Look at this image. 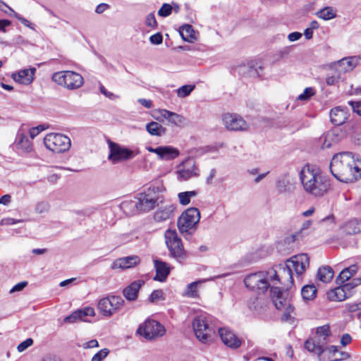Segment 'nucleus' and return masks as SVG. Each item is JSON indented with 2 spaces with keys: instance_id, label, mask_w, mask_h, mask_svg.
Wrapping results in <instances>:
<instances>
[{
  "instance_id": "obj_50",
  "label": "nucleus",
  "mask_w": 361,
  "mask_h": 361,
  "mask_svg": "<svg viewBox=\"0 0 361 361\" xmlns=\"http://www.w3.org/2000/svg\"><path fill=\"white\" fill-rule=\"evenodd\" d=\"M164 292L161 289L154 290L149 295V300L150 302H154L159 300H164Z\"/></svg>"
},
{
  "instance_id": "obj_19",
  "label": "nucleus",
  "mask_w": 361,
  "mask_h": 361,
  "mask_svg": "<svg viewBox=\"0 0 361 361\" xmlns=\"http://www.w3.org/2000/svg\"><path fill=\"white\" fill-rule=\"evenodd\" d=\"M140 262V259L137 255H130L116 259L111 264L113 269H130L136 266Z\"/></svg>"
},
{
  "instance_id": "obj_23",
  "label": "nucleus",
  "mask_w": 361,
  "mask_h": 361,
  "mask_svg": "<svg viewBox=\"0 0 361 361\" xmlns=\"http://www.w3.org/2000/svg\"><path fill=\"white\" fill-rule=\"evenodd\" d=\"M154 263L156 270V275L154 277V280L160 282L164 281L170 274V267L166 262L159 259L154 260Z\"/></svg>"
},
{
  "instance_id": "obj_44",
  "label": "nucleus",
  "mask_w": 361,
  "mask_h": 361,
  "mask_svg": "<svg viewBox=\"0 0 361 361\" xmlns=\"http://www.w3.org/2000/svg\"><path fill=\"white\" fill-rule=\"evenodd\" d=\"M336 16V13L331 7H325L317 12V16L325 20L333 19Z\"/></svg>"
},
{
  "instance_id": "obj_16",
  "label": "nucleus",
  "mask_w": 361,
  "mask_h": 361,
  "mask_svg": "<svg viewBox=\"0 0 361 361\" xmlns=\"http://www.w3.org/2000/svg\"><path fill=\"white\" fill-rule=\"evenodd\" d=\"M36 71L34 67L20 70L12 73L11 78L20 84L28 85L32 82Z\"/></svg>"
},
{
  "instance_id": "obj_51",
  "label": "nucleus",
  "mask_w": 361,
  "mask_h": 361,
  "mask_svg": "<svg viewBox=\"0 0 361 361\" xmlns=\"http://www.w3.org/2000/svg\"><path fill=\"white\" fill-rule=\"evenodd\" d=\"M172 12V6L169 4H164L158 11V15L161 17H167Z\"/></svg>"
},
{
  "instance_id": "obj_20",
  "label": "nucleus",
  "mask_w": 361,
  "mask_h": 361,
  "mask_svg": "<svg viewBox=\"0 0 361 361\" xmlns=\"http://www.w3.org/2000/svg\"><path fill=\"white\" fill-rule=\"evenodd\" d=\"M143 280H136L130 283L123 290V295L128 301H135L137 300L138 293L141 287L144 285Z\"/></svg>"
},
{
  "instance_id": "obj_21",
  "label": "nucleus",
  "mask_w": 361,
  "mask_h": 361,
  "mask_svg": "<svg viewBox=\"0 0 361 361\" xmlns=\"http://www.w3.org/2000/svg\"><path fill=\"white\" fill-rule=\"evenodd\" d=\"M194 163L192 161L183 162L178 167L176 171L177 178L180 180H187L195 175L193 170Z\"/></svg>"
},
{
  "instance_id": "obj_37",
  "label": "nucleus",
  "mask_w": 361,
  "mask_h": 361,
  "mask_svg": "<svg viewBox=\"0 0 361 361\" xmlns=\"http://www.w3.org/2000/svg\"><path fill=\"white\" fill-rule=\"evenodd\" d=\"M192 326L195 337L200 342H203V317L201 315L196 316L192 320Z\"/></svg>"
},
{
  "instance_id": "obj_59",
  "label": "nucleus",
  "mask_w": 361,
  "mask_h": 361,
  "mask_svg": "<svg viewBox=\"0 0 361 361\" xmlns=\"http://www.w3.org/2000/svg\"><path fill=\"white\" fill-rule=\"evenodd\" d=\"M46 127L44 125H39L30 129V136L32 139L35 138L40 132L44 130Z\"/></svg>"
},
{
  "instance_id": "obj_54",
  "label": "nucleus",
  "mask_w": 361,
  "mask_h": 361,
  "mask_svg": "<svg viewBox=\"0 0 361 361\" xmlns=\"http://www.w3.org/2000/svg\"><path fill=\"white\" fill-rule=\"evenodd\" d=\"M341 73L339 72L335 71L334 74L332 75H328L326 78V82L328 85H335L341 78Z\"/></svg>"
},
{
  "instance_id": "obj_22",
  "label": "nucleus",
  "mask_w": 361,
  "mask_h": 361,
  "mask_svg": "<svg viewBox=\"0 0 361 361\" xmlns=\"http://www.w3.org/2000/svg\"><path fill=\"white\" fill-rule=\"evenodd\" d=\"M348 112L346 109L341 106H336L330 111L331 122L335 126L343 124L348 119Z\"/></svg>"
},
{
  "instance_id": "obj_12",
  "label": "nucleus",
  "mask_w": 361,
  "mask_h": 361,
  "mask_svg": "<svg viewBox=\"0 0 361 361\" xmlns=\"http://www.w3.org/2000/svg\"><path fill=\"white\" fill-rule=\"evenodd\" d=\"M124 304L125 301L121 296L111 295L101 299L98 302L97 307L104 316L110 317L121 309Z\"/></svg>"
},
{
  "instance_id": "obj_36",
  "label": "nucleus",
  "mask_w": 361,
  "mask_h": 361,
  "mask_svg": "<svg viewBox=\"0 0 361 361\" xmlns=\"http://www.w3.org/2000/svg\"><path fill=\"white\" fill-rule=\"evenodd\" d=\"M16 146L18 149L27 152H30L32 149L30 140L25 133L21 132H18L17 135Z\"/></svg>"
},
{
  "instance_id": "obj_49",
  "label": "nucleus",
  "mask_w": 361,
  "mask_h": 361,
  "mask_svg": "<svg viewBox=\"0 0 361 361\" xmlns=\"http://www.w3.org/2000/svg\"><path fill=\"white\" fill-rule=\"evenodd\" d=\"M314 93V90L312 87H306L304 92L298 97L297 99L300 101H307Z\"/></svg>"
},
{
  "instance_id": "obj_27",
  "label": "nucleus",
  "mask_w": 361,
  "mask_h": 361,
  "mask_svg": "<svg viewBox=\"0 0 361 361\" xmlns=\"http://www.w3.org/2000/svg\"><path fill=\"white\" fill-rule=\"evenodd\" d=\"M175 207L168 204L159 208L154 214V219L157 222H162L171 219L173 216Z\"/></svg>"
},
{
  "instance_id": "obj_2",
  "label": "nucleus",
  "mask_w": 361,
  "mask_h": 361,
  "mask_svg": "<svg viewBox=\"0 0 361 361\" xmlns=\"http://www.w3.org/2000/svg\"><path fill=\"white\" fill-rule=\"evenodd\" d=\"M300 179L304 190L315 197L324 196L331 188L329 178L320 170L310 164H306L300 172Z\"/></svg>"
},
{
  "instance_id": "obj_8",
  "label": "nucleus",
  "mask_w": 361,
  "mask_h": 361,
  "mask_svg": "<svg viewBox=\"0 0 361 361\" xmlns=\"http://www.w3.org/2000/svg\"><path fill=\"white\" fill-rule=\"evenodd\" d=\"M45 147L56 153H61L68 150L71 145V139L63 134L51 133L44 138Z\"/></svg>"
},
{
  "instance_id": "obj_14",
  "label": "nucleus",
  "mask_w": 361,
  "mask_h": 361,
  "mask_svg": "<svg viewBox=\"0 0 361 361\" xmlns=\"http://www.w3.org/2000/svg\"><path fill=\"white\" fill-rule=\"evenodd\" d=\"M286 263L297 276H300L309 267L310 258L307 254L302 253L292 257Z\"/></svg>"
},
{
  "instance_id": "obj_26",
  "label": "nucleus",
  "mask_w": 361,
  "mask_h": 361,
  "mask_svg": "<svg viewBox=\"0 0 361 361\" xmlns=\"http://www.w3.org/2000/svg\"><path fill=\"white\" fill-rule=\"evenodd\" d=\"M357 59L355 57L344 58L335 64V70L341 73L352 71L357 65Z\"/></svg>"
},
{
  "instance_id": "obj_31",
  "label": "nucleus",
  "mask_w": 361,
  "mask_h": 361,
  "mask_svg": "<svg viewBox=\"0 0 361 361\" xmlns=\"http://www.w3.org/2000/svg\"><path fill=\"white\" fill-rule=\"evenodd\" d=\"M180 154L179 150L172 146H160L159 159L161 160H173Z\"/></svg>"
},
{
  "instance_id": "obj_55",
  "label": "nucleus",
  "mask_w": 361,
  "mask_h": 361,
  "mask_svg": "<svg viewBox=\"0 0 361 361\" xmlns=\"http://www.w3.org/2000/svg\"><path fill=\"white\" fill-rule=\"evenodd\" d=\"M33 344V340L31 338H27L25 341L21 342L18 346L17 350L21 353L25 350L27 348Z\"/></svg>"
},
{
  "instance_id": "obj_38",
  "label": "nucleus",
  "mask_w": 361,
  "mask_h": 361,
  "mask_svg": "<svg viewBox=\"0 0 361 361\" xmlns=\"http://www.w3.org/2000/svg\"><path fill=\"white\" fill-rule=\"evenodd\" d=\"M179 33L182 39L188 42H192L195 39V31L192 25L185 24L179 29Z\"/></svg>"
},
{
  "instance_id": "obj_35",
  "label": "nucleus",
  "mask_w": 361,
  "mask_h": 361,
  "mask_svg": "<svg viewBox=\"0 0 361 361\" xmlns=\"http://www.w3.org/2000/svg\"><path fill=\"white\" fill-rule=\"evenodd\" d=\"M342 231L346 235H355L361 232V221L353 219L346 222L343 226Z\"/></svg>"
},
{
  "instance_id": "obj_5",
  "label": "nucleus",
  "mask_w": 361,
  "mask_h": 361,
  "mask_svg": "<svg viewBox=\"0 0 361 361\" xmlns=\"http://www.w3.org/2000/svg\"><path fill=\"white\" fill-rule=\"evenodd\" d=\"M51 80L58 85L70 90H77L84 83L82 76L80 73L72 71L55 72L51 76Z\"/></svg>"
},
{
  "instance_id": "obj_63",
  "label": "nucleus",
  "mask_w": 361,
  "mask_h": 361,
  "mask_svg": "<svg viewBox=\"0 0 361 361\" xmlns=\"http://www.w3.org/2000/svg\"><path fill=\"white\" fill-rule=\"evenodd\" d=\"M27 285V281H21L17 284H16L11 290L10 293H13L14 292H18L22 290L24 288H25Z\"/></svg>"
},
{
  "instance_id": "obj_61",
  "label": "nucleus",
  "mask_w": 361,
  "mask_h": 361,
  "mask_svg": "<svg viewBox=\"0 0 361 361\" xmlns=\"http://www.w3.org/2000/svg\"><path fill=\"white\" fill-rule=\"evenodd\" d=\"M15 16L23 25H25V26H26L27 27H30L31 29H34L35 25L31 23L28 20H27L26 18H23V16H21L18 13H15Z\"/></svg>"
},
{
  "instance_id": "obj_7",
  "label": "nucleus",
  "mask_w": 361,
  "mask_h": 361,
  "mask_svg": "<svg viewBox=\"0 0 361 361\" xmlns=\"http://www.w3.org/2000/svg\"><path fill=\"white\" fill-rule=\"evenodd\" d=\"M165 243L170 255L177 261L181 262L185 257V252L181 239L175 230L168 229L164 233Z\"/></svg>"
},
{
  "instance_id": "obj_28",
  "label": "nucleus",
  "mask_w": 361,
  "mask_h": 361,
  "mask_svg": "<svg viewBox=\"0 0 361 361\" xmlns=\"http://www.w3.org/2000/svg\"><path fill=\"white\" fill-rule=\"evenodd\" d=\"M338 352V349L334 345L326 346L323 345L322 349L317 354V357L319 361H338V359H335L334 357Z\"/></svg>"
},
{
  "instance_id": "obj_34",
  "label": "nucleus",
  "mask_w": 361,
  "mask_h": 361,
  "mask_svg": "<svg viewBox=\"0 0 361 361\" xmlns=\"http://www.w3.org/2000/svg\"><path fill=\"white\" fill-rule=\"evenodd\" d=\"M357 271V265H351L344 269L337 276L336 282L338 285H341L347 282Z\"/></svg>"
},
{
  "instance_id": "obj_62",
  "label": "nucleus",
  "mask_w": 361,
  "mask_h": 361,
  "mask_svg": "<svg viewBox=\"0 0 361 361\" xmlns=\"http://www.w3.org/2000/svg\"><path fill=\"white\" fill-rule=\"evenodd\" d=\"M349 104L351 106L354 112L361 116V101L359 102H349Z\"/></svg>"
},
{
  "instance_id": "obj_24",
  "label": "nucleus",
  "mask_w": 361,
  "mask_h": 361,
  "mask_svg": "<svg viewBox=\"0 0 361 361\" xmlns=\"http://www.w3.org/2000/svg\"><path fill=\"white\" fill-rule=\"evenodd\" d=\"M280 275L278 274L279 280H274V283H271L274 285L279 283L281 284H284L287 287L289 285L293 284V271L288 267L286 263L284 266L280 268Z\"/></svg>"
},
{
  "instance_id": "obj_60",
  "label": "nucleus",
  "mask_w": 361,
  "mask_h": 361,
  "mask_svg": "<svg viewBox=\"0 0 361 361\" xmlns=\"http://www.w3.org/2000/svg\"><path fill=\"white\" fill-rule=\"evenodd\" d=\"M22 221H23V220H21V219H15L13 218H4V219H1V221H0V225L10 226V225H14L18 223H20Z\"/></svg>"
},
{
  "instance_id": "obj_9",
  "label": "nucleus",
  "mask_w": 361,
  "mask_h": 361,
  "mask_svg": "<svg viewBox=\"0 0 361 361\" xmlns=\"http://www.w3.org/2000/svg\"><path fill=\"white\" fill-rule=\"evenodd\" d=\"M137 333L147 340H152L163 336L166 329L160 322L147 319L139 326Z\"/></svg>"
},
{
  "instance_id": "obj_1",
  "label": "nucleus",
  "mask_w": 361,
  "mask_h": 361,
  "mask_svg": "<svg viewBox=\"0 0 361 361\" xmlns=\"http://www.w3.org/2000/svg\"><path fill=\"white\" fill-rule=\"evenodd\" d=\"M332 175L343 183H354L361 178V161L355 160L352 152L335 154L330 162Z\"/></svg>"
},
{
  "instance_id": "obj_33",
  "label": "nucleus",
  "mask_w": 361,
  "mask_h": 361,
  "mask_svg": "<svg viewBox=\"0 0 361 361\" xmlns=\"http://www.w3.org/2000/svg\"><path fill=\"white\" fill-rule=\"evenodd\" d=\"M235 71L243 76L255 78L259 75L257 68L251 63L239 65L235 67Z\"/></svg>"
},
{
  "instance_id": "obj_45",
  "label": "nucleus",
  "mask_w": 361,
  "mask_h": 361,
  "mask_svg": "<svg viewBox=\"0 0 361 361\" xmlns=\"http://www.w3.org/2000/svg\"><path fill=\"white\" fill-rule=\"evenodd\" d=\"M194 85H184L176 90V93L178 97L184 98L188 96L191 92L195 89Z\"/></svg>"
},
{
  "instance_id": "obj_29",
  "label": "nucleus",
  "mask_w": 361,
  "mask_h": 361,
  "mask_svg": "<svg viewBox=\"0 0 361 361\" xmlns=\"http://www.w3.org/2000/svg\"><path fill=\"white\" fill-rule=\"evenodd\" d=\"M351 296L350 292H346L342 285L327 293V298L332 301H343Z\"/></svg>"
},
{
  "instance_id": "obj_18",
  "label": "nucleus",
  "mask_w": 361,
  "mask_h": 361,
  "mask_svg": "<svg viewBox=\"0 0 361 361\" xmlns=\"http://www.w3.org/2000/svg\"><path fill=\"white\" fill-rule=\"evenodd\" d=\"M345 135V133L339 128H334L328 131L324 137L322 148L327 149L332 145L338 143Z\"/></svg>"
},
{
  "instance_id": "obj_39",
  "label": "nucleus",
  "mask_w": 361,
  "mask_h": 361,
  "mask_svg": "<svg viewBox=\"0 0 361 361\" xmlns=\"http://www.w3.org/2000/svg\"><path fill=\"white\" fill-rule=\"evenodd\" d=\"M146 130L151 135L161 136L166 133V129L155 121L146 125Z\"/></svg>"
},
{
  "instance_id": "obj_48",
  "label": "nucleus",
  "mask_w": 361,
  "mask_h": 361,
  "mask_svg": "<svg viewBox=\"0 0 361 361\" xmlns=\"http://www.w3.org/2000/svg\"><path fill=\"white\" fill-rule=\"evenodd\" d=\"M303 238V235H301V231H297L288 236H287L284 239V243L290 245L292 243H295L297 241H299L300 239Z\"/></svg>"
},
{
  "instance_id": "obj_52",
  "label": "nucleus",
  "mask_w": 361,
  "mask_h": 361,
  "mask_svg": "<svg viewBox=\"0 0 361 361\" xmlns=\"http://www.w3.org/2000/svg\"><path fill=\"white\" fill-rule=\"evenodd\" d=\"M49 209V204L48 202L42 201L38 202L35 208V211L37 214H43L47 212Z\"/></svg>"
},
{
  "instance_id": "obj_30",
  "label": "nucleus",
  "mask_w": 361,
  "mask_h": 361,
  "mask_svg": "<svg viewBox=\"0 0 361 361\" xmlns=\"http://www.w3.org/2000/svg\"><path fill=\"white\" fill-rule=\"evenodd\" d=\"M203 283L202 280H197L187 285L182 295L187 298H197L200 296V290Z\"/></svg>"
},
{
  "instance_id": "obj_15",
  "label": "nucleus",
  "mask_w": 361,
  "mask_h": 361,
  "mask_svg": "<svg viewBox=\"0 0 361 361\" xmlns=\"http://www.w3.org/2000/svg\"><path fill=\"white\" fill-rule=\"evenodd\" d=\"M218 332L222 342L232 349L238 348L242 344V340L228 327L218 329Z\"/></svg>"
},
{
  "instance_id": "obj_6",
  "label": "nucleus",
  "mask_w": 361,
  "mask_h": 361,
  "mask_svg": "<svg viewBox=\"0 0 361 361\" xmlns=\"http://www.w3.org/2000/svg\"><path fill=\"white\" fill-rule=\"evenodd\" d=\"M200 219V212L195 207L187 209L182 213L178 219V228L179 231L185 235H190L196 229V226Z\"/></svg>"
},
{
  "instance_id": "obj_43",
  "label": "nucleus",
  "mask_w": 361,
  "mask_h": 361,
  "mask_svg": "<svg viewBox=\"0 0 361 361\" xmlns=\"http://www.w3.org/2000/svg\"><path fill=\"white\" fill-rule=\"evenodd\" d=\"M197 195V192L195 190L192 191H186L179 192L178 195V197L180 204L187 205L190 202V198L194 197Z\"/></svg>"
},
{
  "instance_id": "obj_11",
  "label": "nucleus",
  "mask_w": 361,
  "mask_h": 361,
  "mask_svg": "<svg viewBox=\"0 0 361 361\" xmlns=\"http://www.w3.org/2000/svg\"><path fill=\"white\" fill-rule=\"evenodd\" d=\"M109 154L108 159L112 164L131 159L140 153L139 150L135 152L111 141L109 142Z\"/></svg>"
},
{
  "instance_id": "obj_53",
  "label": "nucleus",
  "mask_w": 361,
  "mask_h": 361,
  "mask_svg": "<svg viewBox=\"0 0 361 361\" xmlns=\"http://www.w3.org/2000/svg\"><path fill=\"white\" fill-rule=\"evenodd\" d=\"M109 353V350L103 348L97 352L92 358L91 361H102Z\"/></svg>"
},
{
  "instance_id": "obj_25",
  "label": "nucleus",
  "mask_w": 361,
  "mask_h": 361,
  "mask_svg": "<svg viewBox=\"0 0 361 361\" xmlns=\"http://www.w3.org/2000/svg\"><path fill=\"white\" fill-rule=\"evenodd\" d=\"M159 112L163 118L176 126L183 127L186 124V119L180 114L166 109H161Z\"/></svg>"
},
{
  "instance_id": "obj_17",
  "label": "nucleus",
  "mask_w": 361,
  "mask_h": 361,
  "mask_svg": "<svg viewBox=\"0 0 361 361\" xmlns=\"http://www.w3.org/2000/svg\"><path fill=\"white\" fill-rule=\"evenodd\" d=\"M94 310L92 307H87L83 309H79L70 315L66 317L63 319L65 323H75L79 321H85V317L87 316H94Z\"/></svg>"
},
{
  "instance_id": "obj_13",
  "label": "nucleus",
  "mask_w": 361,
  "mask_h": 361,
  "mask_svg": "<svg viewBox=\"0 0 361 361\" xmlns=\"http://www.w3.org/2000/svg\"><path fill=\"white\" fill-rule=\"evenodd\" d=\"M222 121L226 128L231 131H247L250 128V125L235 114H224Z\"/></svg>"
},
{
  "instance_id": "obj_40",
  "label": "nucleus",
  "mask_w": 361,
  "mask_h": 361,
  "mask_svg": "<svg viewBox=\"0 0 361 361\" xmlns=\"http://www.w3.org/2000/svg\"><path fill=\"white\" fill-rule=\"evenodd\" d=\"M317 276L321 281L330 282L334 277V270L329 266L322 267L319 269Z\"/></svg>"
},
{
  "instance_id": "obj_42",
  "label": "nucleus",
  "mask_w": 361,
  "mask_h": 361,
  "mask_svg": "<svg viewBox=\"0 0 361 361\" xmlns=\"http://www.w3.org/2000/svg\"><path fill=\"white\" fill-rule=\"evenodd\" d=\"M331 335L329 325H324L317 328L316 334L314 337L321 338V341L326 342V338Z\"/></svg>"
},
{
  "instance_id": "obj_3",
  "label": "nucleus",
  "mask_w": 361,
  "mask_h": 361,
  "mask_svg": "<svg viewBox=\"0 0 361 361\" xmlns=\"http://www.w3.org/2000/svg\"><path fill=\"white\" fill-rule=\"evenodd\" d=\"M274 280H279L277 271L271 269L267 271H259L247 275L244 279L245 286L250 290L258 293H264L269 288L274 287L271 285Z\"/></svg>"
},
{
  "instance_id": "obj_58",
  "label": "nucleus",
  "mask_w": 361,
  "mask_h": 361,
  "mask_svg": "<svg viewBox=\"0 0 361 361\" xmlns=\"http://www.w3.org/2000/svg\"><path fill=\"white\" fill-rule=\"evenodd\" d=\"M149 42L152 44L159 45L161 44L163 42V36L161 32H157L154 34L149 37Z\"/></svg>"
},
{
  "instance_id": "obj_46",
  "label": "nucleus",
  "mask_w": 361,
  "mask_h": 361,
  "mask_svg": "<svg viewBox=\"0 0 361 361\" xmlns=\"http://www.w3.org/2000/svg\"><path fill=\"white\" fill-rule=\"evenodd\" d=\"M346 133L353 137L355 134L358 133L360 128L359 123L357 121H350L345 126Z\"/></svg>"
},
{
  "instance_id": "obj_64",
  "label": "nucleus",
  "mask_w": 361,
  "mask_h": 361,
  "mask_svg": "<svg viewBox=\"0 0 361 361\" xmlns=\"http://www.w3.org/2000/svg\"><path fill=\"white\" fill-rule=\"evenodd\" d=\"M109 8V5L107 4L102 3L99 4L95 9V12L98 14H101L104 12L107 8Z\"/></svg>"
},
{
  "instance_id": "obj_4",
  "label": "nucleus",
  "mask_w": 361,
  "mask_h": 361,
  "mask_svg": "<svg viewBox=\"0 0 361 361\" xmlns=\"http://www.w3.org/2000/svg\"><path fill=\"white\" fill-rule=\"evenodd\" d=\"M272 302L279 310H283L281 316L282 321L288 322L293 317L292 313L294 312V307L292 304V295L290 293L286 290H281L278 287H271L270 290Z\"/></svg>"
},
{
  "instance_id": "obj_10",
  "label": "nucleus",
  "mask_w": 361,
  "mask_h": 361,
  "mask_svg": "<svg viewBox=\"0 0 361 361\" xmlns=\"http://www.w3.org/2000/svg\"><path fill=\"white\" fill-rule=\"evenodd\" d=\"M159 192V187H149L147 191L140 193L138 201L135 204L137 210L149 212L158 205L159 198L156 193Z\"/></svg>"
},
{
  "instance_id": "obj_47",
  "label": "nucleus",
  "mask_w": 361,
  "mask_h": 361,
  "mask_svg": "<svg viewBox=\"0 0 361 361\" xmlns=\"http://www.w3.org/2000/svg\"><path fill=\"white\" fill-rule=\"evenodd\" d=\"M361 283V279L359 278L353 279L350 282L344 283L342 285L346 292H350L352 290L359 286Z\"/></svg>"
},
{
  "instance_id": "obj_41",
  "label": "nucleus",
  "mask_w": 361,
  "mask_h": 361,
  "mask_svg": "<svg viewBox=\"0 0 361 361\" xmlns=\"http://www.w3.org/2000/svg\"><path fill=\"white\" fill-rule=\"evenodd\" d=\"M317 293L316 287L314 285L304 286L301 290V295L304 300H310L315 298Z\"/></svg>"
},
{
  "instance_id": "obj_32",
  "label": "nucleus",
  "mask_w": 361,
  "mask_h": 361,
  "mask_svg": "<svg viewBox=\"0 0 361 361\" xmlns=\"http://www.w3.org/2000/svg\"><path fill=\"white\" fill-rule=\"evenodd\" d=\"M326 344V341H321V338L312 337L308 338L304 344L305 348L310 353L318 354L323 345Z\"/></svg>"
},
{
  "instance_id": "obj_57",
  "label": "nucleus",
  "mask_w": 361,
  "mask_h": 361,
  "mask_svg": "<svg viewBox=\"0 0 361 361\" xmlns=\"http://www.w3.org/2000/svg\"><path fill=\"white\" fill-rule=\"evenodd\" d=\"M146 25L148 27L156 28L157 27V23L154 13H150L147 16Z\"/></svg>"
},
{
  "instance_id": "obj_56",
  "label": "nucleus",
  "mask_w": 361,
  "mask_h": 361,
  "mask_svg": "<svg viewBox=\"0 0 361 361\" xmlns=\"http://www.w3.org/2000/svg\"><path fill=\"white\" fill-rule=\"evenodd\" d=\"M223 146H224L223 143L206 146V147H204V154L205 153L217 154L219 149L222 147Z\"/></svg>"
}]
</instances>
